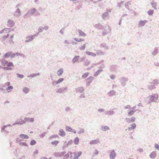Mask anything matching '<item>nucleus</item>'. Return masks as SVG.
I'll list each match as a JSON object with an SVG mask.
<instances>
[{"label": "nucleus", "instance_id": "nucleus-21", "mask_svg": "<svg viewBox=\"0 0 159 159\" xmlns=\"http://www.w3.org/2000/svg\"><path fill=\"white\" fill-rule=\"evenodd\" d=\"M134 112V111H130L128 113L129 116H130L132 115L133 114Z\"/></svg>", "mask_w": 159, "mask_h": 159}, {"label": "nucleus", "instance_id": "nucleus-37", "mask_svg": "<svg viewBox=\"0 0 159 159\" xmlns=\"http://www.w3.org/2000/svg\"><path fill=\"white\" fill-rule=\"evenodd\" d=\"M8 85H9V83H8Z\"/></svg>", "mask_w": 159, "mask_h": 159}, {"label": "nucleus", "instance_id": "nucleus-9", "mask_svg": "<svg viewBox=\"0 0 159 159\" xmlns=\"http://www.w3.org/2000/svg\"><path fill=\"white\" fill-rule=\"evenodd\" d=\"M79 57L78 56H75L73 59V61L74 62L77 61L79 59Z\"/></svg>", "mask_w": 159, "mask_h": 159}, {"label": "nucleus", "instance_id": "nucleus-4", "mask_svg": "<svg viewBox=\"0 0 159 159\" xmlns=\"http://www.w3.org/2000/svg\"><path fill=\"white\" fill-rule=\"evenodd\" d=\"M86 53L88 55L92 56L93 57H95L96 56V54L93 52H86Z\"/></svg>", "mask_w": 159, "mask_h": 159}, {"label": "nucleus", "instance_id": "nucleus-12", "mask_svg": "<svg viewBox=\"0 0 159 159\" xmlns=\"http://www.w3.org/2000/svg\"><path fill=\"white\" fill-rule=\"evenodd\" d=\"M79 142V139L78 138H76L75 139L74 142L75 144H77Z\"/></svg>", "mask_w": 159, "mask_h": 159}, {"label": "nucleus", "instance_id": "nucleus-3", "mask_svg": "<svg viewBox=\"0 0 159 159\" xmlns=\"http://www.w3.org/2000/svg\"><path fill=\"white\" fill-rule=\"evenodd\" d=\"M66 130L68 131L73 132L74 133H76V131L75 130H72V129L69 127H66Z\"/></svg>", "mask_w": 159, "mask_h": 159}, {"label": "nucleus", "instance_id": "nucleus-13", "mask_svg": "<svg viewBox=\"0 0 159 159\" xmlns=\"http://www.w3.org/2000/svg\"><path fill=\"white\" fill-rule=\"evenodd\" d=\"M64 80V79L63 78H61L59 79L56 82V83L57 84H58L62 82Z\"/></svg>", "mask_w": 159, "mask_h": 159}, {"label": "nucleus", "instance_id": "nucleus-30", "mask_svg": "<svg viewBox=\"0 0 159 159\" xmlns=\"http://www.w3.org/2000/svg\"><path fill=\"white\" fill-rule=\"evenodd\" d=\"M135 119L134 118H132L131 119V121L132 122H134V121Z\"/></svg>", "mask_w": 159, "mask_h": 159}, {"label": "nucleus", "instance_id": "nucleus-29", "mask_svg": "<svg viewBox=\"0 0 159 159\" xmlns=\"http://www.w3.org/2000/svg\"><path fill=\"white\" fill-rule=\"evenodd\" d=\"M29 120L31 122H33L34 121V119L33 118H31L29 119Z\"/></svg>", "mask_w": 159, "mask_h": 159}, {"label": "nucleus", "instance_id": "nucleus-6", "mask_svg": "<svg viewBox=\"0 0 159 159\" xmlns=\"http://www.w3.org/2000/svg\"><path fill=\"white\" fill-rule=\"evenodd\" d=\"M79 33L80 36H85L86 35V34L81 30H79Z\"/></svg>", "mask_w": 159, "mask_h": 159}, {"label": "nucleus", "instance_id": "nucleus-31", "mask_svg": "<svg viewBox=\"0 0 159 159\" xmlns=\"http://www.w3.org/2000/svg\"><path fill=\"white\" fill-rule=\"evenodd\" d=\"M85 48V46H83L82 47H81V49H84Z\"/></svg>", "mask_w": 159, "mask_h": 159}, {"label": "nucleus", "instance_id": "nucleus-36", "mask_svg": "<svg viewBox=\"0 0 159 159\" xmlns=\"http://www.w3.org/2000/svg\"><path fill=\"white\" fill-rule=\"evenodd\" d=\"M98 151H97V154H98Z\"/></svg>", "mask_w": 159, "mask_h": 159}, {"label": "nucleus", "instance_id": "nucleus-16", "mask_svg": "<svg viewBox=\"0 0 159 159\" xmlns=\"http://www.w3.org/2000/svg\"><path fill=\"white\" fill-rule=\"evenodd\" d=\"M36 143V142L34 140H32L30 142V144L31 145H33L35 144Z\"/></svg>", "mask_w": 159, "mask_h": 159}, {"label": "nucleus", "instance_id": "nucleus-15", "mask_svg": "<svg viewBox=\"0 0 159 159\" xmlns=\"http://www.w3.org/2000/svg\"><path fill=\"white\" fill-rule=\"evenodd\" d=\"M60 133L61 136H64L65 135V133L62 130H60Z\"/></svg>", "mask_w": 159, "mask_h": 159}, {"label": "nucleus", "instance_id": "nucleus-24", "mask_svg": "<svg viewBox=\"0 0 159 159\" xmlns=\"http://www.w3.org/2000/svg\"><path fill=\"white\" fill-rule=\"evenodd\" d=\"M153 13V11L152 10L148 12V14L150 15H152Z\"/></svg>", "mask_w": 159, "mask_h": 159}, {"label": "nucleus", "instance_id": "nucleus-7", "mask_svg": "<svg viewBox=\"0 0 159 159\" xmlns=\"http://www.w3.org/2000/svg\"><path fill=\"white\" fill-rule=\"evenodd\" d=\"M20 136L21 138L23 139H27L29 138V137L28 135L24 134H21L20 135Z\"/></svg>", "mask_w": 159, "mask_h": 159}, {"label": "nucleus", "instance_id": "nucleus-32", "mask_svg": "<svg viewBox=\"0 0 159 159\" xmlns=\"http://www.w3.org/2000/svg\"><path fill=\"white\" fill-rule=\"evenodd\" d=\"M111 79H114V76L113 75H112L111 76Z\"/></svg>", "mask_w": 159, "mask_h": 159}, {"label": "nucleus", "instance_id": "nucleus-1", "mask_svg": "<svg viewBox=\"0 0 159 159\" xmlns=\"http://www.w3.org/2000/svg\"><path fill=\"white\" fill-rule=\"evenodd\" d=\"M2 64L4 66L3 69L7 70H12V67L14 66V65L12 62H8L7 61L2 62Z\"/></svg>", "mask_w": 159, "mask_h": 159}, {"label": "nucleus", "instance_id": "nucleus-17", "mask_svg": "<svg viewBox=\"0 0 159 159\" xmlns=\"http://www.w3.org/2000/svg\"><path fill=\"white\" fill-rule=\"evenodd\" d=\"M146 21H140L139 22V24L141 26L143 25L144 24L146 23Z\"/></svg>", "mask_w": 159, "mask_h": 159}, {"label": "nucleus", "instance_id": "nucleus-14", "mask_svg": "<svg viewBox=\"0 0 159 159\" xmlns=\"http://www.w3.org/2000/svg\"><path fill=\"white\" fill-rule=\"evenodd\" d=\"M156 156V153L155 152H153L150 155V157L152 158H153Z\"/></svg>", "mask_w": 159, "mask_h": 159}, {"label": "nucleus", "instance_id": "nucleus-10", "mask_svg": "<svg viewBox=\"0 0 159 159\" xmlns=\"http://www.w3.org/2000/svg\"><path fill=\"white\" fill-rule=\"evenodd\" d=\"M11 53L10 52H8L5 54L4 56L5 57L7 58L10 56H11Z\"/></svg>", "mask_w": 159, "mask_h": 159}, {"label": "nucleus", "instance_id": "nucleus-18", "mask_svg": "<svg viewBox=\"0 0 159 159\" xmlns=\"http://www.w3.org/2000/svg\"><path fill=\"white\" fill-rule=\"evenodd\" d=\"M59 143V141H53L51 143L53 145H57L58 143Z\"/></svg>", "mask_w": 159, "mask_h": 159}, {"label": "nucleus", "instance_id": "nucleus-23", "mask_svg": "<svg viewBox=\"0 0 159 159\" xmlns=\"http://www.w3.org/2000/svg\"><path fill=\"white\" fill-rule=\"evenodd\" d=\"M20 145L21 146H27V144L26 143H24V142H22V143H20Z\"/></svg>", "mask_w": 159, "mask_h": 159}, {"label": "nucleus", "instance_id": "nucleus-19", "mask_svg": "<svg viewBox=\"0 0 159 159\" xmlns=\"http://www.w3.org/2000/svg\"><path fill=\"white\" fill-rule=\"evenodd\" d=\"M115 156V153L114 152H111V154L110 155V157L111 158H113Z\"/></svg>", "mask_w": 159, "mask_h": 159}, {"label": "nucleus", "instance_id": "nucleus-34", "mask_svg": "<svg viewBox=\"0 0 159 159\" xmlns=\"http://www.w3.org/2000/svg\"><path fill=\"white\" fill-rule=\"evenodd\" d=\"M2 68H3V67L1 66H0V69Z\"/></svg>", "mask_w": 159, "mask_h": 159}, {"label": "nucleus", "instance_id": "nucleus-20", "mask_svg": "<svg viewBox=\"0 0 159 159\" xmlns=\"http://www.w3.org/2000/svg\"><path fill=\"white\" fill-rule=\"evenodd\" d=\"M23 91L25 93H27L29 91V89L27 88H25L23 89Z\"/></svg>", "mask_w": 159, "mask_h": 159}, {"label": "nucleus", "instance_id": "nucleus-5", "mask_svg": "<svg viewBox=\"0 0 159 159\" xmlns=\"http://www.w3.org/2000/svg\"><path fill=\"white\" fill-rule=\"evenodd\" d=\"M81 154L82 152H79L77 154L75 153L74 156H75V158L77 159Z\"/></svg>", "mask_w": 159, "mask_h": 159}, {"label": "nucleus", "instance_id": "nucleus-25", "mask_svg": "<svg viewBox=\"0 0 159 159\" xmlns=\"http://www.w3.org/2000/svg\"><path fill=\"white\" fill-rule=\"evenodd\" d=\"M103 129L105 131L107 130H108V129H109V127L108 126H105L104 127Z\"/></svg>", "mask_w": 159, "mask_h": 159}, {"label": "nucleus", "instance_id": "nucleus-2", "mask_svg": "<svg viewBox=\"0 0 159 159\" xmlns=\"http://www.w3.org/2000/svg\"><path fill=\"white\" fill-rule=\"evenodd\" d=\"M25 123V121L24 120H21L16 122L15 123L14 125H22Z\"/></svg>", "mask_w": 159, "mask_h": 159}, {"label": "nucleus", "instance_id": "nucleus-11", "mask_svg": "<svg viewBox=\"0 0 159 159\" xmlns=\"http://www.w3.org/2000/svg\"><path fill=\"white\" fill-rule=\"evenodd\" d=\"M74 40L76 42H80L83 41L84 40V39H83L75 38L74 39Z\"/></svg>", "mask_w": 159, "mask_h": 159}, {"label": "nucleus", "instance_id": "nucleus-33", "mask_svg": "<svg viewBox=\"0 0 159 159\" xmlns=\"http://www.w3.org/2000/svg\"><path fill=\"white\" fill-rule=\"evenodd\" d=\"M72 43L73 44H75L76 43H75V42L74 41H73L72 42Z\"/></svg>", "mask_w": 159, "mask_h": 159}, {"label": "nucleus", "instance_id": "nucleus-8", "mask_svg": "<svg viewBox=\"0 0 159 159\" xmlns=\"http://www.w3.org/2000/svg\"><path fill=\"white\" fill-rule=\"evenodd\" d=\"M63 73V70L62 69H60L57 71V74L60 76Z\"/></svg>", "mask_w": 159, "mask_h": 159}, {"label": "nucleus", "instance_id": "nucleus-28", "mask_svg": "<svg viewBox=\"0 0 159 159\" xmlns=\"http://www.w3.org/2000/svg\"><path fill=\"white\" fill-rule=\"evenodd\" d=\"M155 147L157 149H159V145L158 144H155Z\"/></svg>", "mask_w": 159, "mask_h": 159}, {"label": "nucleus", "instance_id": "nucleus-35", "mask_svg": "<svg viewBox=\"0 0 159 159\" xmlns=\"http://www.w3.org/2000/svg\"><path fill=\"white\" fill-rule=\"evenodd\" d=\"M8 37V36H6V37H5L4 38H7Z\"/></svg>", "mask_w": 159, "mask_h": 159}, {"label": "nucleus", "instance_id": "nucleus-22", "mask_svg": "<svg viewBox=\"0 0 159 159\" xmlns=\"http://www.w3.org/2000/svg\"><path fill=\"white\" fill-rule=\"evenodd\" d=\"M136 125L135 124H133L131 127L129 128V129H132L135 128Z\"/></svg>", "mask_w": 159, "mask_h": 159}, {"label": "nucleus", "instance_id": "nucleus-26", "mask_svg": "<svg viewBox=\"0 0 159 159\" xmlns=\"http://www.w3.org/2000/svg\"><path fill=\"white\" fill-rule=\"evenodd\" d=\"M18 77L20 78H22L24 76L23 75H20V74H17Z\"/></svg>", "mask_w": 159, "mask_h": 159}, {"label": "nucleus", "instance_id": "nucleus-27", "mask_svg": "<svg viewBox=\"0 0 159 159\" xmlns=\"http://www.w3.org/2000/svg\"><path fill=\"white\" fill-rule=\"evenodd\" d=\"M13 89V87L11 86H10L7 88V90H9Z\"/></svg>", "mask_w": 159, "mask_h": 159}]
</instances>
